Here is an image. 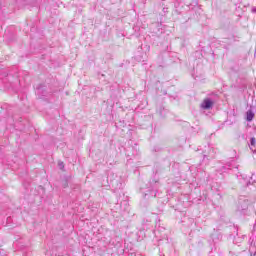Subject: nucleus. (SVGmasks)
<instances>
[{
  "mask_svg": "<svg viewBox=\"0 0 256 256\" xmlns=\"http://www.w3.org/2000/svg\"><path fill=\"white\" fill-rule=\"evenodd\" d=\"M202 109H211L213 107V101L207 98L201 104Z\"/></svg>",
  "mask_w": 256,
  "mask_h": 256,
  "instance_id": "obj_2",
  "label": "nucleus"
},
{
  "mask_svg": "<svg viewBox=\"0 0 256 256\" xmlns=\"http://www.w3.org/2000/svg\"><path fill=\"white\" fill-rule=\"evenodd\" d=\"M249 147H250L251 151H256V138L255 137L250 138Z\"/></svg>",
  "mask_w": 256,
  "mask_h": 256,
  "instance_id": "obj_4",
  "label": "nucleus"
},
{
  "mask_svg": "<svg viewBox=\"0 0 256 256\" xmlns=\"http://www.w3.org/2000/svg\"><path fill=\"white\" fill-rule=\"evenodd\" d=\"M58 166L60 167V169H65V164L63 162H58Z\"/></svg>",
  "mask_w": 256,
  "mask_h": 256,
  "instance_id": "obj_6",
  "label": "nucleus"
},
{
  "mask_svg": "<svg viewBox=\"0 0 256 256\" xmlns=\"http://www.w3.org/2000/svg\"><path fill=\"white\" fill-rule=\"evenodd\" d=\"M254 183H255V180L253 179V174H252L247 185H254Z\"/></svg>",
  "mask_w": 256,
  "mask_h": 256,
  "instance_id": "obj_5",
  "label": "nucleus"
},
{
  "mask_svg": "<svg viewBox=\"0 0 256 256\" xmlns=\"http://www.w3.org/2000/svg\"><path fill=\"white\" fill-rule=\"evenodd\" d=\"M247 209H249V200L245 199V200H239L238 202V206H237V211H239L240 213L243 211H247Z\"/></svg>",
  "mask_w": 256,
  "mask_h": 256,
  "instance_id": "obj_1",
  "label": "nucleus"
},
{
  "mask_svg": "<svg viewBox=\"0 0 256 256\" xmlns=\"http://www.w3.org/2000/svg\"><path fill=\"white\" fill-rule=\"evenodd\" d=\"M255 119V113L252 112V110H248L246 112V121L251 122Z\"/></svg>",
  "mask_w": 256,
  "mask_h": 256,
  "instance_id": "obj_3",
  "label": "nucleus"
}]
</instances>
